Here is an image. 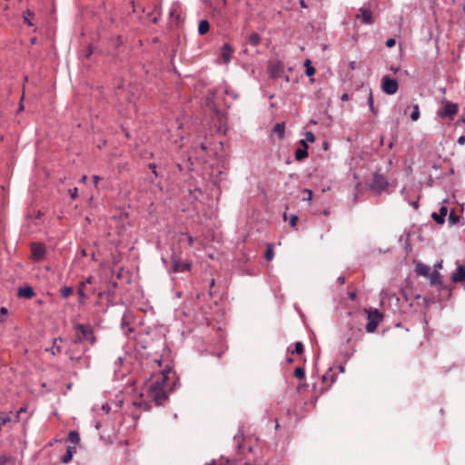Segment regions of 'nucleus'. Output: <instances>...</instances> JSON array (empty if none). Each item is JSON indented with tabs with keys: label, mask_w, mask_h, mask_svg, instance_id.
Listing matches in <instances>:
<instances>
[{
	"label": "nucleus",
	"mask_w": 465,
	"mask_h": 465,
	"mask_svg": "<svg viewBox=\"0 0 465 465\" xmlns=\"http://www.w3.org/2000/svg\"><path fill=\"white\" fill-rule=\"evenodd\" d=\"M451 279L454 282L465 281V266L459 265L456 272L452 274Z\"/></svg>",
	"instance_id": "nucleus-10"
},
{
	"label": "nucleus",
	"mask_w": 465,
	"mask_h": 465,
	"mask_svg": "<svg viewBox=\"0 0 465 465\" xmlns=\"http://www.w3.org/2000/svg\"><path fill=\"white\" fill-rule=\"evenodd\" d=\"M283 219L286 221L287 220V211L284 212L283 213Z\"/></svg>",
	"instance_id": "nucleus-62"
},
{
	"label": "nucleus",
	"mask_w": 465,
	"mask_h": 465,
	"mask_svg": "<svg viewBox=\"0 0 465 465\" xmlns=\"http://www.w3.org/2000/svg\"><path fill=\"white\" fill-rule=\"evenodd\" d=\"M415 271L420 275L427 276L430 272V267L423 263H418L416 265Z\"/></svg>",
	"instance_id": "nucleus-14"
},
{
	"label": "nucleus",
	"mask_w": 465,
	"mask_h": 465,
	"mask_svg": "<svg viewBox=\"0 0 465 465\" xmlns=\"http://www.w3.org/2000/svg\"><path fill=\"white\" fill-rule=\"evenodd\" d=\"M458 143H460V144L465 143V136H460V137L458 139Z\"/></svg>",
	"instance_id": "nucleus-47"
},
{
	"label": "nucleus",
	"mask_w": 465,
	"mask_h": 465,
	"mask_svg": "<svg viewBox=\"0 0 465 465\" xmlns=\"http://www.w3.org/2000/svg\"><path fill=\"white\" fill-rule=\"evenodd\" d=\"M273 134H276L280 139L283 138L285 133V124L284 123L277 124L273 130Z\"/></svg>",
	"instance_id": "nucleus-12"
},
{
	"label": "nucleus",
	"mask_w": 465,
	"mask_h": 465,
	"mask_svg": "<svg viewBox=\"0 0 465 465\" xmlns=\"http://www.w3.org/2000/svg\"><path fill=\"white\" fill-rule=\"evenodd\" d=\"M12 460V457L3 454L0 455V465H6L9 461Z\"/></svg>",
	"instance_id": "nucleus-29"
},
{
	"label": "nucleus",
	"mask_w": 465,
	"mask_h": 465,
	"mask_svg": "<svg viewBox=\"0 0 465 465\" xmlns=\"http://www.w3.org/2000/svg\"><path fill=\"white\" fill-rule=\"evenodd\" d=\"M75 451V447H68L66 454L62 458L64 463H67L73 457V453Z\"/></svg>",
	"instance_id": "nucleus-21"
},
{
	"label": "nucleus",
	"mask_w": 465,
	"mask_h": 465,
	"mask_svg": "<svg viewBox=\"0 0 465 465\" xmlns=\"http://www.w3.org/2000/svg\"><path fill=\"white\" fill-rule=\"evenodd\" d=\"M307 388H308V384H306V383H300V384L297 385V391L299 392H302L304 390H307Z\"/></svg>",
	"instance_id": "nucleus-38"
},
{
	"label": "nucleus",
	"mask_w": 465,
	"mask_h": 465,
	"mask_svg": "<svg viewBox=\"0 0 465 465\" xmlns=\"http://www.w3.org/2000/svg\"><path fill=\"white\" fill-rule=\"evenodd\" d=\"M298 217L296 215H292V227L296 225Z\"/></svg>",
	"instance_id": "nucleus-48"
},
{
	"label": "nucleus",
	"mask_w": 465,
	"mask_h": 465,
	"mask_svg": "<svg viewBox=\"0 0 465 465\" xmlns=\"http://www.w3.org/2000/svg\"><path fill=\"white\" fill-rule=\"evenodd\" d=\"M232 48L229 44H224L221 48V56L224 64H228L231 60Z\"/></svg>",
	"instance_id": "nucleus-8"
},
{
	"label": "nucleus",
	"mask_w": 465,
	"mask_h": 465,
	"mask_svg": "<svg viewBox=\"0 0 465 465\" xmlns=\"http://www.w3.org/2000/svg\"><path fill=\"white\" fill-rule=\"evenodd\" d=\"M81 253H82V255H83V256H86V255H87V253H86L85 250H82V251H81Z\"/></svg>",
	"instance_id": "nucleus-60"
},
{
	"label": "nucleus",
	"mask_w": 465,
	"mask_h": 465,
	"mask_svg": "<svg viewBox=\"0 0 465 465\" xmlns=\"http://www.w3.org/2000/svg\"><path fill=\"white\" fill-rule=\"evenodd\" d=\"M32 258L35 261H41L45 254V246L41 243H32L31 245Z\"/></svg>",
	"instance_id": "nucleus-6"
},
{
	"label": "nucleus",
	"mask_w": 465,
	"mask_h": 465,
	"mask_svg": "<svg viewBox=\"0 0 465 465\" xmlns=\"http://www.w3.org/2000/svg\"><path fill=\"white\" fill-rule=\"evenodd\" d=\"M304 66H305V74L308 76H312V75H313L315 74V69L312 66V62H311L310 59H306L305 60Z\"/></svg>",
	"instance_id": "nucleus-17"
},
{
	"label": "nucleus",
	"mask_w": 465,
	"mask_h": 465,
	"mask_svg": "<svg viewBox=\"0 0 465 465\" xmlns=\"http://www.w3.org/2000/svg\"><path fill=\"white\" fill-rule=\"evenodd\" d=\"M293 375L300 380L303 379L305 376V371H304L303 367H302V366L296 367L294 370Z\"/></svg>",
	"instance_id": "nucleus-27"
},
{
	"label": "nucleus",
	"mask_w": 465,
	"mask_h": 465,
	"mask_svg": "<svg viewBox=\"0 0 465 465\" xmlns=\"http://www.w3.org/2000/svg\"><path fill=\"white\" fill-rule=\"evenodd\" d=\"M0 313H1V316H4L5 314H6V313H7V309H6V308H5V307H2V308L0 309Z\"/></svg>",
	"instance_id": "nucleus-46"
},
{
	"label": "nucleus",
	"mask_w": 465,
	"mask_h": 465,
	"mask_svg": "<svg viewBox=\"0 0 465 465\" xmlns=\"http://www.w3.org/2000/svg\"><path fill=\"white\" fill-rule=\"evenodd\" d=\"M43 215L42 212L41 211H37L36 214H35V218H40L41 216Z\"/></svg>",
	"instance_id": "nucleus-57"
},
{
	"label": "nucleus",
	"mask_w": 465,
	"mask_h": 465,
	"mask_svg": "<svg viewBox=\"0 0 465 465\" xmlns=\"http://www.w3.org/2000/svg\"><path fill=\"white\" fill-rule=\"evenodd\" d=\"M382 91L387 94H394L397 93L399 84L397 80L385 75L381 79Z\"/></svg>",
	"instance_id": "nucleus-5"
},
{
	"label": "nucleus",
	"mask_w": 465,
	"mask_h": 465,
	"mask_svg": "<svg viewBox=\"0 0 465 465\" xmlns=\"http://www.w3.org/2000/svg\"><path fill=\"white\" fill-rule=\"evenodd\" d=\"M188 242L190 245H193V238L190 235L188 236Z\"/></svg>",
	"instance_id": "nucleus-54"
},
{
	"label": "nucleus",
	"mask_w": 465,
	"mask_h": 465,
	"mask_svg": "<svg viewBox=\"0 0 465 465\" xmlns=\"http://www.w3.org/2000/svg\"><path fill=\"white\" fill-rule=\"evenodd\" d=\"M361 15H357V18H361L363 24L371 25L373 23L371 12L368 9L361 8Z\"/></svg>",
	"instance_id": "nucleus-9"
},
{
	"label": "nucleus",
	"mask_w": 465,
	"mask_h": 465,
	"mask_svg": "<svg viewBox=\"0 0 465 465\" xmlns=\"http://www.w3.org/2000/svg\"><path fill=\"white\" fill-rule=\"evenodd\" d=\"M68 440L74 444H77L80 441V437L77 431L72 430L68 434Z\"/></svg>",
	"instance_id": "nucleus-24"
},
{
	"label": "nucleus",
	"mask_w": 465,
	"mask_h": 465,
	"mask_svg": "<svg viewBox=\"0 0 465 465\" xmlns=\"http://www.w3.org/2000/svg\"><path fill=\"white\" fill-rule=\"evenodd\" d=\"M350 299H351V301H354V300L356 299V293H355V292H351V293H350Z\"/></svg>",
	"instance_id": "nucleus-52"
},
{
	"label": "nucleus",
	"mask_w": 465,
	"mask_h": 465,
	"mask_svg": "<svg viewBox=\"0 0 465 465\" xmlns=\"http://www.w3.org/2000/svg\"><path fill=\"white\" fill-rule=\"evenodd\" d=\"M210 29V24L207 20H202L199 23L198 32L200 35H205Z\"/></svg>",
	"instance_id": "nucleus-15"
},
{
	"label": "nucleus",
	"mask_w": 465,
	"mask_h": 465,
	"mask_svg": "<svg viewBox=\"0 0 465 465\" xmlns=\"http://www.w3.org/2000/svg\"><path fill=\"white\" fill-rule=\"evenodd\" d=\"M307 145V142L304 139L300 140L299 142V147H305Z\"/></svg>",
	"instance_id": "nucleus-44"
},
{
	"label": "nucleus",
	"mask_w": 465,
	"mask_h": 465,
	"mask_svg": "<svg viewBox=\"0 0 465 465\" xmlns=\"http://www.w3.org/2000/svg\"><path fill=\"white\" fill-rule=\"evenodd\" d=\"M93 52H94L93 46H92V45H89V46L87 47L86 53H85V54H84L85 58L89 59V58H90V56L92 55Z\"/></svg>",
	"instance_id": "nucleus-40"
},
{
	"label": "nucleus",
	"mask_w": 465,
	"mask_h": 465,
	"mask_svg": "<svg viewBox=\"0 0 465 465\" xmlns=\"http://www.w3.org/2000/svg\"><path fill=\"white\" fill-rule=\"evenodd\" d=\"M200 148H201V150H203V152H205V151L207 150V147H206V145H205L204 143H202V144L200 145Z\"/></svg>",
	"instance_id": "nucleus-56"
},
{
	"label": "nucleus",
	"mask_w": 465,
	"mask_h": 465,
	"mask_svg": "<svg viewBox=\"0 0 465 465\" xmlns=\"http://www.w3.org/2000/svg\"><path fill=\"white\" fill-rule=\"evenodd\" d=\"M411 118L412 121H417L420 118V107L419 104H415L413 105V111L411 114Z\"/></svg>",
	"instance_id": "nucleus-28"
},
{
	"label": "nucleus",
	"mask_w": 465,
	"mask_h": 465,
	"mask_svg": "<svg viewBox=\"0 0 465 465\" xmlns=\"http://www.w3.org/2000/svg\"><path fill=\"white\" fill-rule=\"evenodd\" d=\"M26 411V409L25 408H21L18 411H17V417L21 414V413H24Z\"/></svg>",
	"instance_id": "nucleus-51"
},
{
	"label": "nucleus",
	"mask_w": 465,
	"mask_h": 465,
	"mask_svg": "<svg viewBox=\"0 0 465 465\" xmlns=\"http://www.w3.org/2000/svg\"><path fill=\"white\" fill-rule=\"evenodd\" d=\"M131 4H132V5H131V7H133V12H135V9H134V1H132V2H131Z\"/></svg>",
	"instance_id": "nucleus-59"
},
{
	"label": "nucleus",
	"mask_w": 465,
	"mask_h": 465,
	"mask_svg": "<svg viewBox=\"0 0 465 465\" xmlns=\"http://www.w3.org/2000/svg\"><path fill=\"white\" fill-rule=\"evenodd\" d=\"M17 295L22 298L31 299L35 296V292L32 287H20L17 292Z\"/></svg>",
	"instance_id": "nucleus-11"
},
{
	"label": "nucleus",
	"mask_w": 465,
	"mask_h": 465,
	"mask_svg": "<svg viewBox=\"0 0 465 465\" xmlns=\"http://www.w3.org/2000/svg\"><path fill=\"white\" fill-rule=\"evenodd\" d=\"M18 110H19V111H23V110H24V105H23V104H22V103L20 104V105H19V109H18Z\"/></svg>",
	"instance_id": "nucleus-61"
},
{
	"label": "nucleus",
	"mask_w": 465,
	"mask_h": 465,
	"mask_svg": "<svg viewBox=\"0 0 465 465\" xmlns=\"http://www.w3.org/2000/svg\"><path fill=\"white\" fill-rule=\"evenodd\" d=\"M75 329L80 331L76 335L75 342H83L84 341H88L91 344L95 342V336L90 325L77 324Z\"/></svg>",
	"instance_id": "nucleus-3"
},
{
	"label": "nucleus",
	"mask_w": 465,
	"mask_h": 465,
	"mask_svg": "<svg viewBox=\"0 0 465 465\" xmlns=\"http://www.w3.org/2000/svg\"><path fill=\"white\" fill-rule=\"evenodd\" d=\"M448 214V208L446 206H441L439 210V213H433L431 214L432 219L438 223H444L445 217Z\"/></svg>",
	"instance_id": "nucleus-7"
},
{
	"label": "nucleus",
	"mask_w": 465,
	"mask_h": 465,
	"mask_svg": "<svg viewBox=\"0 0 465 465\" xmlns=\"http://www.w3.org/2000/svg\"><path fill=\"white\" fill-rule=\"evenodd\" d=\"M213 285H214V280H212V282L210 283L211 288L213 287Z\"/></svg>",
	"instance_id": "nucleus-64"
},
{
	"label": "nucleus",
	"mask_w": 465,
	"mask_h": 465,
	"mask_svg": "<svg viewBox=\"0 0 465 465\" xmlns=\"http://www.w3.org/2000/svg\"><path fill=\"white\" fill-rule=\"evenodd\" d=\"M338 281H339V282H340L341 284L345 283V278H344V277H342V276H340V277L338 278Z\"/></svg>",
	"instance_id": "nucleus-50"
},
{
	"label": "nucleus",
	"mask_w": 465,
	"mask_h": 465,
	"mask_svg": "<svg viewBox=\"0 0 465 465\" xmlns=\"http://www.w3.org/2000/svg\"><path fill=\"white\" fill-rule=\"evenodd\" d=\"M34 15H35L33 12H31L30 10H26L23 15L24 22L27 25L32 26L33 23L31 22V19L34 17Z\"/></svg>",
	"instance_id": "nucleus-20"
},
{
	"label": "nucleus",
	"mask_w": 465,
	"mask_h": 465,
	"mask_svg": "<svg viewBox=\"0 0 465 465\" xmlns=\"http://www.w3.org/2000/svg\"><path fill=\"white\" fill-rule=\"evenodd\" d=\"M444 104V107L438 112V116L440 118L453 119L458 113V104L449 101H445Z\"/></svg>",
	"instance_id": "nucleus-4"
},
{
	"label": "nucleus",
	"mask_w": 465,
	"mask_h": 465,
	"mask_svg": "<svg viewBox=\"0 0 465 465\" xmlns=\"http://www.w3.org/2000/svg\"><path fill=\"white\" fill-rule=\"evenodd\" d=\"M172 262H173V271L174 272H183V263L174 255L172 257Z\"/></svg>",
	"instance_id": "nucleus-16"
},
{
	"label": "nucleus",
	"mask_w": 465,
	"mask_h": 465,
	"mask_svg": "<svg viewBox=\"0 0 465 465\" xmlns=\"http://www.w3.org/2000/svg\"><path fill=\"white\" fill-rule=\"evenodd\" d=\"M86 180H87V175L84 174L81 178V183H86Z\"/></svg>",
	"instance_id": "nucleus-53"
},
{
	"label": "nucleus",
	"mask_w": 465,
	"mask_h": 465,
	"mask_svg": "<svg viewBox=\"0 0 465 465\" xmlns=\"http://www.w3.org/2000/svg\"><path fill=\"white\" fill-rule=\"evenodd\" d=\"M85 286V282H81L80 283V286L78 288V295H79V302L80 303H84L85 300H86V295L84 292V287Z\"/></svg>",
	"instance_id": "nucleus-22"
},
{
	"label": "nucleus",
	"mask_w": 465,
	"mask_h": 465,
	"mask_svg": "<svg viewBox=\"0 0 465 465\" xmlns=\"http://www.w3.org/2000/svg\"><path fill=\"white\" fill-rule=\"evenodd\" d=\"M341 100L342 101H348L349 100V94H343L341 95Z\"/></svg>",
	"instance_id": "nucleus-49"
},
{
	"label": "nucleus",
	"mask_w": 465,
	"mask_h": 465,
	"mask_svg": "<svg viewBox=\"0 0 465 465\" xmlns=\"http://www.w3.org/2000/svg\"><path fill=\"white\" fill-rule=\"evenodd\" d=\"M68 193L72 199H75L78 196V190L76 187L70 189Z\"/></svg>",
	"instance_id": "nucleus-35"
},
{
	"label": "nucleus",
	"mask_w": 465,
	"mask_h": 465,
	"mask_svg": "<svg viewBox=\"0 0 465 465\" xmlns=\"http://www.w3.org/2000/svg\"><path fill=\"white\" fill-rule=\"evenodd\" d=\"M312 198V192L309 189H304L302 192V200L308 202V205H311V200Z\"/></svg>",
	"instance_id": "nucleus-19"
},
{
	"label": "nucleus",
	"mask_w": 465,
	"mask_h": 465,
	"mask_svg": "<svg viewBox=\"0 0 465 465\" xmlns=\"http://www.w3.org/2000/svg\"><path fill=\"white\" fill-rule=\"evenodd\" d=\"M248 41L252 45H258L261 43V36L259 34L253 33L248 37Z\"/></svg>",
	"instance_id": "nucleus-18"
},
{
	"label": "nucleus",
	"mask_w": 465,
	"mask_h": 465,
	"mask_svg": "<svg viewBox=\"0 0 465 465\" xmlns=\"http://www.w3.org/2000/svg\"><path fill=\"white\" fill-rule=\"evenodd\" d=\"M74 290L72 287L64 286L61 289L60 293L63 298H67L73 293Z\"/></svg>",
	"instance_id": "nucleus-26"
},
{
	"label": "nucleus",
	"mask_w": 465,
	"mask_h": 465,
	"mask_svg": "<svg viewBox=\"0 0 465 465\" xmlns=\"http://www.w3.org/2000/svg\"><path fill=\"white\" fill-rule=\"evenodd\" d=\"M157 21H158V18H157V17H153V18L152 19V22H153V24H156V23H157Z\"/></svg>",
	"instance_id": "nucleus-58"
},
{
	"label": "nucleus",
	"mask_w": 465,
	"mask_h": 465,
	"mask_svg": "<svg viewBox=\"0 0 465 465\" xmlns=\"http://www.w3.org/2000/svg\"><path fill=\"white\" fill-rule=\"evenodd\" d=\"M149 169L152 170V173H153L154 177L158 176V173L156 171V165L154 163H150L148 165Z\"/></svg>",
	"instance_id": "nucleus-39"
},
{
	"label": "nucleus",
	"mask_w": 465,
	"mask_h": 465,
	"mask_svg": "<svg viewBox=\"0 0 465 465\" xmlns=\"http://www.w3.org/2000/svg\"><path fill=\"white\" fill-rule=\"evenodd\" d=\"M457 221H458V216L453 212H451L449 215L450 223L454 224L457 223Z\"/></svg>",
	"instance_id": "nucleus-34"
},
{
	"label": "nucleus",
	"mask_w": 465,
	"mask_h": 465,
	"mask_svg": "<svg viewBox=\"0 0 465 465\" xmlns=\"http://www.w3.org/2000/svg\"><path fill=\"white\" fill-rule=\"evenodd\" d=\"M368 104H369L371 110L375 114V111L373 108V97H372L371 92H370V94H369Z\"/></svg>",
	"instance_id": "nucleus-36"
},
{
	"label": "nucleus",
	"mask_w": 465,
	"mask_h": 465,
	"mask_svg": "<svg viewBox=\"0 0 465 465\" xmlns=\"http://www.w3.org/2000/svg\"><path fill=\"white\" fill-rule=\"evenodd\" d=\"M57 341H58V339H54V346H53V348H52V350H51V351H52V353H53L54 355V354H56V353H59V352L61 351V347H60V346H58V345H56ZM59 341H61L62 340H61V339H59Z\"/></svg>",
	"instance_id": "nucleus-30"
},
{
	"label": "nucleus",
	"mask_w": 465,
	"mask_h": 465,
	"mask_svg": "<svg viewBox=\"0 0 465 465\" xmlns=\"http://www.w3.org/2000/svg\"><path fill=\"white\" fill-rule=\"evenodd\" d=\"M308 146L305 147H298L295 151V158L298 161H302L308 156L307 153Z\"/></svg>",
	"instance_id": "nucleus-13"
},
{
	"label": "nucleus",
	"mask_w": 465,
	"mask_h": 465,
	"mask_svg": "<svg viewBox=\"0 0 465 465\" xmlns=\"http://www.w3.org/2000/svg\"><path fill=\"white\" fill-rule=\"evenodd\" d=\"M0 420L2 424H5L11 421V418L4 412H0Z\"/></svg>",
	"instance_id": "nucleus-32"
},
{
	"label": "nucleus",
	"mask_w": 465,
	"mask_h": 465,
	"mask_svg": "<svg viewBox=\"0 0 465 465\" xmlns=\"http://www.w3.org/2000/svg\"><path fill=\"white\" fill-rule=\"evenodd\" d=\"M102 178L98 175H94L93 176V180H94V184L96 185L98 183V182L101 180Z\"/></svg>",
	"instance_id": "nucleus-45"
},
{
	"label": "nucleus",
	"mask_w": 465,
	"mask_h": 465,
	"mask_svg": "<svg viewBox=\"0 0 465 465\" xmlns=\"http://www.w3.org/2000/svg\"><path fill=\"white\" fill-rule=\"evenodd\" d=\"M300 5L302 7L305 8L307 7L306 4H305V1L304 0H300Z\"/></svg>",
	"instance_id": "nucleus-55"
},
{
	"label": "nucleus",
	"mask_w": 465,
	"mask_h": 465,
	"mask_svg": "<svg viewBox=\"0 0 465 465\" xmlns=\"http://www.w3.org/2000/svg\"><path fill=\"white\" fill-rule=\"evenodd\" d=\"M367 313V323H366V331L368 332H374L380 323V322L382 320L383 316L382 314L377 310V309H366L365 310Z\"/></svg>",
	"instance_id": "nucleus-2"
},
{
	"label": "nucleus",
	"mask_w": 465,
	"mask_h": 465,
	"mask_svg": "<svg viewBox=\"0 0 465 465\" xmlns=\"http://www.w3.org/2000/svg\"><path fill=\"white\" fill-rule=\"evenodd\" d=\"M86 282L87 283H91L92 282V277L91 276L86 280Z\"/></svg>",
	"instance_id": "nucleus-63"
},
{
	"label": "nucleus",
	"mask_w": 465,
	"mask_h": 465,
	"mask_svg": "<svg viewBox=\"0 0 465 465\" xmlns=\"http://www.w3.org/2000/svg\"><path fill=\"white\" fill-rule=\"evenodd\" d=\"M274 252H273V245L272 243L267 244V249L265 252V259L267 261H271L273 258Z\"/></svg>",
	"instance_id": "nucleus-25"
},
{
	"label": "nucleus",
	"mask_w": 465,
	"mask_h": 465,
	"mask_svg": "<svg viewBox=\"0 0 465 465\" xmlns=\"http://www.w3.org/2000/svg\"><path fill=\"white\" fill-rule=\"evenodd\" d=\"M375 183L381 188H383L385 186V183L382 181V178H381V181H380V179L378 177H376Z\"/></svg>",
	"instance_id": "nucleus-41"
},
{
	"label": "nucleus",
	"mask_w": 465,
	"mask_h": 465,
	"mask_svg": "<svg viewBox=\"0 0 465 465\" xmlns=\"http://www.w3.org/2000/svg\"><path fill=\"white\" fill-rule=\"evenodd\" d=\"M306 142H314L315 140V136L314 134L312 133V132H306L305 133V139H304Z\"/></svg>",
	"instance_id": "nucleus-33"
},
{
	"label": "nucleus",
	"mask_w": 465,
	"mask_h": 465,
	"mask_svg": "<svg viewBox=\"0 0 465 465\" xmlns=\"http://www.w3.org/2000/svg\"><path fill=\"white\" fill-rule=\"evenodd\" d=\"M280 68L277 66L276 68L272 69V74L274 77L279 75Z\"/></svg>",
	"instance_id": "nucleus-42"
},
{
	"label": "nucleus",
	"mask_w": 465,
	"mask_h": 465,
	"mask_svg": "<svg viewBox=\"0 0 465 465\" xmlns=\"http://www.w3.org/2000/svg\"><path fill=\"white\" fill-rule=\"evenodd\" d=\"M293 352H296L300 356L301 361H305V360L302 358V352H303V344H302V342L297 341L295 343V349H294V351H292V353Z\"/></svg>",
	"instance_id": "nucleus-23"
},
{
	"label": "nucleus",
	"mask_w": 465,
	"mask_h": 465,
	"mask_svg": "<svg viewBox=\"0 0 465 465\" xmlns=\"http://www.w3.org/2000/svg\"><path fill=\"white\" fill-rule=\"evenodd\" d=\"M183 271H190V269H191V263H190V262H184V263H183Z\"/></svg>",
	"instance_id": "nucleus-43"
},
{
	"label": "nucleus",
	"mask_w": 465,
	"mask_h": 465,
	"mask_svg": "<svg viewBox=\"0 0 465 465\" xmlns=\"http://www.w3.org/2000/svg\"><path fill=\"white\" fill-rule=\"evenodd\" d=\"M395 44H396V41L393 38H390L386 41V46L389 48L393 47L395 45Z\"/></svg>",
	"instance_id": "nucleus-37"
},
{
	"label": "nucleus",
	"mask_w": 465,
	"mask_h": 465,
	"mask_svg": "<svg viewBox=\"0 0 465 465\" xmlns=\"http://www.w3.org/2000/svg\"><path fill=\"white\" fill-rule=\"evenodd\" d=\"M162 381H156L150 387V396L153 399L156 405H163V402L168 399V396L163 389V385L168 379V371L164 370L162 371Z\"/></svg>",
	"instance_id": "nucleus-1"
},
{
	"label": "nucleus",
	"mask_w": 465,
	"mask_h": 465,
	"mask_svg": "<svg viewBox=\"0 0 465 465\" xmlns=\"http://www.w3.org/2000/svg\"><path fill=\"white\" fill-rule=\"evenodd\" d=\"M440 282V273L439 272H434L430 275V283L431 284H436Z\"/></svg>",
	"instance_id": "nucleus-31"
}]
</instances>
